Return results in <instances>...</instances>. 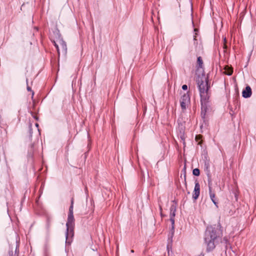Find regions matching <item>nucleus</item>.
Instances as JSON below:
<instances>
[{"mask_svg":"<svg viewBox=\"0 0 256 256\" xmlns=\"http://www.w3.org/2000/svg\"><path fill=\"white\" fill-rule=\"evenodd\" d=\"M219 236V232L218 230L212 226H209L206 228L204 234V241L206 246V251L208 252L212 251L216 248V242Z\"/></svg>","mask_w":256,"mask_h":256,"instance_id":"obj_1","label":"nucleus"},{"mask_svg":"<svg viewBox=\"0 0 256 256\" xmlns=\"http://www.w3.org/2000/svg\"><path fill=\"white\" fill-rule=\"evenodd\" d=\"M74 199L72 198L71 204L69 208V212L68 217V220L66 224V243L70 244V238H72L74 236V218L73 214L74 208Z\"/></svg>","mask_w":256,"mask_h":256,"instance_id":"obj_2","label":"nucleus"},{"mask_svg":"<svg viewBox=\"0 0 256 256\" xmlns=\"http://www.w3.org/2000/svg\"><path fill=\"white\" fill-rule=\"evenodd\" d=\"M197 84L199 89L200 93L208 92V86L207 81H204L202 78H198L197 80Z\"/></svg>","mask_w":256,"mask_h":256,"instance_id":"obj_3","label":"nucleus"},{"mask_svg":"<svg viewBox=\"0 0 256 256\" xmlns=\"http://www.w3.org/2000/svg\"><path fill=\"white\" fill-rule=\"evenodd\" d=\"M201 106H209L210 96L208 92L200 94Z\"/></svg>","mask_w":256,"mask_h":256,"instance_id":"obj_4","label":"nucleus"},{"mask_svg":"<svg viewBox=\"0 0 256 256\" xmlns=\"http://www.w3.org/2000/svg\"><path fill=\"white\" fill-rule=\"evenodd\" d=\"M190 100V96L187 94H184L181 98L180 100L181 108L184 110L186 109V106L188 104Z\"/></svg>","mask_w":256,"mask_h":256,"instance_id":"obj_5","label":"nucleus"},{"mask_svg":"<svg viewBox=\"0 0 256 256\" xmlns=\"http://www.w3.org/2000/svg\"><path fill=\"white\" fill-rule=\"evenodd\" d=\"M200 194V185L198 182L195 183V186L194 190V194L192 195V198L194 200H196Z\"/></svg>","mask_w":256,"mask_h":256,"instance_id":"obj_6","label":"nucleus"},{"mask_svg":"<svg viewBox=\"0 0 256 256\" xmlns=\"http://www.w3.org/2000/svg\"><path fill=\"white\" fill-rule=\"evenodd\" d=\"M252 94V89L249 86H247L245 89H244L242 92V96L244 98H248L250 97Z\"/></svg>","mask_w":256,"mask_h":256,"instance_id":"obj_7","label":"nucleus"},{"mask_svg":"<svg viewBox=\"0 0 256 256\" xmlns=\"http://www.w3.org/2000/svg\"><path fill=\"white\" fill-rule=\"evenodd\" d=\"M208 192L210 194V197L212 202L218 208V202L216 201V196L215 194L212 192V187L210 186V182L208 183Z\"/></svg>","mask_w":256,"mask_h":256,"instance_id":"obj_8","label":"nucleus"},{"mask_svg":"<svg viewBox=\"0 0 256 256\" xmlns=\"http://www.w3.org/2000/svg\"><path fill=\"white\" fill-rule=\"evenodd\" d=\"M58 42L62 48V52L64 54H66L67 51V47L66 42L64 41L62 39H60L58 40Z\"/></svg>","mask_w":256,"mask_h":256,"instance_id":"obj_9","label":"nucleus"},{"mask_svg":"<svg viewBox=\"0 0 256 256\" xmlns=\"http://www.w3.org/2000/svg\"><path fill=\"white\" fill-rule=\"evenodd\" d=\"M209 106H201V116L204 122H205V118L206 117V113Z\"/></svg>","mask_w":256,"mask_h":256,"instance_id":"obj_10","label":"nucleus"},{"mask_svg":"<svg viewBox=\"0 0 256 256\" xmlns=\"http://www.w3.org/2000/svg\"><path fill=\"white\" fill-rule=\"evenodd\" d=\"M176 207L175 205L172 204L170 206V218H174L176 216Z\"/></svg>","mask_w":256,"mask_h":256,"instance_id":"obj_11","label":"nucleus"},{"mask_svg":"<svg viewBox=\"0 0 256 256\" xmlns=\"http://www.w3.org/2000/svg\"><path fill=\"white\" fill-rule=\"evenodd\" d=\"M170 220L172 224V226L170 229V232L172 234V237L173 236L174 232V218H170Z\"/></svg>","mask_w":256,"mask_h":256,"instance_id":"obj_12","label":"nucleus"},{"mask_svg":"<svg viewBox=\"0 0 256 256\" xmlns=\"http://www.w3.org/2000/svg\"><path fill=\"white\" fill-rule=\"evenodd\" d=\"M192 174L195 176H198L200 174V170L198 168H196L193 170Z\"/></svg>","mask_w":256,"mask_h":256,"instance_id":"obj_13","label":"nucleus"},{"mask_svg":"<svg viewBox=\"0 0 256 256\" xmlns=\"http://www.w3.org/2000/svg\"><path fill=\"white\" fill-rule=\"evenodd\" d=\"M197 62H198V66H199V67L200 68H202V64H203V62H202V58L200 56H198V58Z\"/></svg>","mask_w":256,"mask_h":256,"instance_id":"obj_14","label":"nucleus"},{"mask_svg":"<svg viewBox=\"0 0 256 256\" xmlns=\"http://www.w3.org/2000/svg\"><path fill=\"white\" fill-rule=\"evenodd\" d=\"M54 46H55V47L56 48V50H57V51H58V56H60V48H58V44L54 41Z\"/></svg>","mask_w":256,"mask_h":256,"instance_id":"obj_15","label":"nucleus"},{"mask_svg":"<svg viewBox=\"0 0 256 256\" xmlns=\"http://www.w3.org/2000/svg\"><path fill=\"white\" fill-rule=\"evenodd\" d=\"M232 70L230 68H228L226 72V74L228 75V76H230L232 74Z\"/></svg>","mask_w":256,"mask_h":256,"instance_id":"obj_16","label":"nucleus"},{"mask_svg":"<svg viewBox=\"0 0 256 256\" xmlns=\"http://www.w3.org/2000/svg\"><path fill=\"white\" fill-rule=\"evenodd\" d=\"M184 183H185V184L186 185V172L185 170H184Z\"/></svg>","mask_w":256,"mask_h":256,"instance_id":"obj_17","label":"nucleus"},{"mask_svg":"<svg viewBox=\"0 0 256 256\" xmlns=\"http://www.w3.org/2000/svg\"><path fill=\"white\" fill-rule=\"evenodd\" d=\"M182 89L183 90H187V89H188V86H187V85H186V84H184V85L182 86Z\"/></svg>","mask_w":256,"mask_h":256,"instance_id":"obj_18","label":"nucleus"},{"mask_svg":"<svg viewBox=\"0 0 256 256\" xmlns=\"http://www.w3.org/2000/svg\"><path fill=\"white\" fill-rule=\"evenodd\" d=\"M227 48H228V46H227L226 44H224L223 48L224 50L227 49Z\"/></svg>","mask_w":256,"mask_h":256,"instance_id":"obj_19","label":"nucleus"},{"mask_svg":"<svg viewBox=\"0 0 256 256\" xmlns=\"http://www.w3.org/2000/svg\"><path fill=\"white\" fill-rule=\"evenodd\" d=\"M50 227V222L49 220H48L47 222V228H48Z\"/></svg>","mask_w":256,"mask_h":256,"instance_id":"obj_20","label":"nucleus"},{"mask_svg":"<svg viewBox=\"0 0 256 256\" xmlns=\"http://www.w3.org/2000/svg\"><path fill=\"white\" fill-rule=\"evenodd\" d=\"M27 90L28 91H32L31 88L29 86H27Z\"/></svg>","mask_w":256,"mask_h":256,"instance_id":"obj_21","label":"nucleus"},{"mask_svg":"<svg viewBox=\"0 0 256 256\" xmlns=\"http://www.w3.org/2000/svg\"><path fill=\"white\" fill-rule=\"evenodd\" d=\"M184 132H180V138L182 139V136H184Z\"/></svg>","mask_w":256,"mask_h":256,"instance_id":"obj_22","label":"nucleus"},{"mask_svg":"<svg viewBox=\"0 0 256 256\" xmlns=\"http://www.w3.org/2000/svg\"><path fill=\"white\" fill-rule=\"evenodd\" d=\"M224 44H226V38H224Z\"/></svg>","mask_w":256,"mask_h":256,"instance_id":"obj_23","label":"nucleus"},{"mask_svg":"<svg viewBox=\"0 0 256 256\" xmlns=\"http://www.w3.org/2000/svg\"><path fill=\"white\" fill-rule=\"evenodd\" d=\"M30 136H32V130L31 128H30Z\"/></svg>","mask_w":256,"mask_h":256,"instance_id":"obj_24","label":"nucleus"},{"mask_svg":"<svg viewBox=\"0 0 256 256\" xmlns=\"http://www.w3.org/2000/svg\"><path fill=\"white\" fill-rule=\"evenodd\" d=\"M36 127H38V124L36 123Z\"/></svg>","mask_w":256,"mask_h":256,"instance_id":"obj_25","label":"nucleus"},{"mask_svg":"<svg viewBox=\"0 0 256 256\" xmlns=\"http://www.w3.org/2000/svg\"><path fill=\"white\" fill-rule=\"evenodd\" d=\"M198 256H204L203 254H201L200 255H198Z\"/></svg>","mask_w":256,"mask_h":256,"instance_id":"obj_26","label":"nucleus"},{"mask_svg":"<svg viewBox=\"0 0 256 256\" xmlns=\"http://www.w3.org/2000/svg\"><path fill=\"white\" fill-rule=\"evenodd\" d=\"M34 95V92H32V96H33Z\"/></svg>","mask_w":256,"mask_h":256,"instance_id":"obj_27","label":"nucleus"},{"mask_svg":"<svg viewBox=\"0 0 256 256\" xmlns=\"http://www.w3.org/2000/svg\"><path fill=\"white\" fill-rule=\"evenodd\" d=\"M18 252V250H17V248H16V252Z\"/></svg>","mask_w":256,"mask_h":256,"instance_id":"obj_28","label":"nucleus"},{"mask_svg":"<svg viewBox=\"0 0 256 256\" xmlns=\"http://www.w3.org/2000/svg\"><path fill=\"white\" fill-rule=\"evenodd\" d=\"M18 252V250H17V248H16V252Z\"/></svg>","mask_w":256,"mask_h":256,"instance_id":"obj_29","label":"nucleus"},{"mask_svg":"<svg viewBox=\"0 0 256 256\" xmlns=\"http://www.w3.org/2000/svg\"><path fill=\"white\" fill-rule=\"evenodd\" d=\"M131 252H134V250H131Z\"/></svg>","mask_w":256,"mask_h":256,"instance_id":"obj_30","label":"nucleus"},{"mask_svg":"<svg viewBox=\"0 0 256 256\" xmlns=\"http://www.w3.org/2000/svg\"><path fill=\"white\" fill-rule=\"evenodd\" d=\"M34 118L37 120V118L36 116H34Z\"/></svg>","mask_w":256,"mask_h":256,"instance_id":"obj_31","label":"nucleus"}]
</instances>
